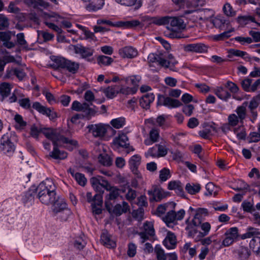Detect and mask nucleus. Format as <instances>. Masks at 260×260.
<instances>
[{
  "label": "nucleus",
  "mask_w": 260,
  "mask_h": 260,
  "mask_svg": "<svg viewBox=\"0 0 260 260\" xmlns=\"http://www.w3.org/2000/svg\"><path fill=\"white\" fill-rule=\"evenodd\" d=\"M75 179L78 184L82 186H84L87 183V179L83 174L77 173V175H75Z\"/></svg>",
  "instance_id": "55"
},
{
  "label": "nucleus",
  "mask_w": 260,
  "mask_h": 260,
  "mask_svg": "<svg viewBox=\"0 0 260 260\" xmlns=\"http://www.w3.org/2000/svg\"><path fill=\"white\" fill-rule=\"evenodd\" d=\"M51 66L55 69H66L72 74H76L79 69V63L63 57L53 56Z\"/></svg>",
  "instance_id": "3"
},
{
  "label": "nucleus",
  "mask_w": 260,
  "mask_h": 260,
  "mask_svg": "<svg viewBox=\"0 0 260 260\" xmlns=\"http://www.w3.org/2000/svg\"><path fill=\"white\" fill-rule=\"evenodd\" d=\"M237 20L238 23L242 25H245L250 22H254L260 26V24L257 23L255 21V18L251 15L239 16Z\"/></svg>",
  "instance_id": "34"
},
{
  "label": "nucleus",
  "mask_w": 260,
  "mask_h": 260,
  "mask_svg": "<svg viewBox=\"0 0 260 260\" xmlns=\"http://www.w3.org/2000/svg\"><path fill=\"white\" fill-rule=\"evenodd\" d=\"M144 232H146L150 237H153L155 235V230L153 223L151 221H146L143 223Z\"/></svg>",
  "instance_id": "39"
},
{
  "label": "nucleus",
  "mask_w": 260,
  "mask_h": 260,
  "mask_svg": "<svg viewBox=\"0 0 260 260\" xmlns=\"http://www.w3.org/2000/svg\"><path fill=\"white\" fill-rule=\"evenodd\" d=\"M34 188H36L35 186H31L30 189L25 192L24 196L22 198V201L24 204L30 203L34 201L35 196L37 195V191L34 189Z\"/></svg>",
  "instance_id": "29"
},
{
  "label": "nucleus",
  "mask_w": 260,
  "mask_h": 260,
  "mask_svg": "<svg viewBox=\"0 0 260 260\" xmlns=\"http://www.w3.org/2000/svg\"><path fill=\"white\" fill-rule=\"evenodd\" d=\"M226 19L222 15H217L212 21L214 26L220 30L227 29L228 23Z\"/></svg>",
  "instance_id": "22"
},
{
  "label": "nucleus",
  "mask_w": 260,
  "mask_h": 260,
  "mask_svg": "<svg viewBox=\"0 0 260 260\" xmlns=\"http://www.w3.org/2000/svg\"><path fill=\"white\" fill-rule=\"evenodd\" d=\"M137 205L139 207L142 208L148 206L147 198L145 195H141L137 198Z\"/></svg>",
  "instance_id": "63"
},
{
  "label": "nucleus",
  "mask_w": 260,
  "mask_h": 260,
  "mask_svg": "<svg viewBox=\"0 0 260 260\" xmlns=\"http://www.w3.org/2000/svg\"><path fill=\"white\" fill-rule=\"evenodd\" d=\"M128 141V139L127 136L125 134H122L114 139L113 142L120 147L126 148L129 145V143H127Z\"/></svg>",
  "instance_id": "33"
},
{
  "label": "nucleus",
  "mask_w": 260,
  "mask_h": 260,
  "mask_svg": "<svg viewBox=\"0 0 260 260\" xmlns=\"http://www.w3.org/2000/svg\"><path fill=\"white\" fill-rule=\"evenodd\" d=\"M42 133L48 139L54 142H59L62 144H68L72 146L76 147L78 143L76 140L69 139L64 136L60 134L55 129L51 128H42Z\"/></svg>",
  "instance_id": "2"
},
{
  "label": "nucleus",
  "mask_w": 260,
  "mask_h": 260,
  "mask_svg": "<svg viewBox=\"0 0 260 260\" xmlns=\"http://www.w3.org/2000/svg\"><path fill=\"white\" fill-rule=\"evenodd\" d=\"M154 251L156 254L157 260H166V256L164 253V250L160 245H156L154 248Z\"/></svg>",
  "instance_id": "52"
},
{
  "label": "nucleus",
  "mask_w": 260,
  "mask_h": 260,
  "mask_svg": "<svg viewBox=\"0 0 260 260\" xmlns=\"http://www.w3.org/2000/svg\"><path fill=\"white\" fill-rule=\"evenodd\" d=\"M232 56L241 57L246 61H250L251 59V57L246 52L237 49L229 50V58H231Z\"/></svg>",
  "instance_id": "26"
},
{
  "label": "nucleus",
  "mask_w": 260,
  "mask_h": 260,
  "mask_svg": "<svg viewBox=\"0 0 260 260\" xmlns=\"http://www.w3.org/2000/svg\"><path fill=\"white\" fill-rule=\"evenodd\" d=\"M170 19L171 17L168 16L159 18H155L153 23L158 25L167 24L170 23Z\"/></svg>",
  "instance_id": "53"
},
{
  "label": "nucleus",
  "mask_w": 260,
  "mask_h": 260,
  "mask_svg": "<svg viewBox=\"0 0 260 260\" xmlns=\"http://www.w3.org/2000/svg\"><path fill=\"white\" fill-rule=\"evenodd\" d=\"M149 137L153 142H157L159 137V130L155 128H152L149 133Z\"/></svg>",
  "instance_id": "59"
},
{
  "label": "nucleus",
  "mask_w": 260,
  "mask_h": 260,
  "mask_svg": "<svg viewBox=\"0 0 260 260\" xmlns=\"http://www.w3.org/2000/svg\"><path fill=\"white\" fill-rule=\"evenodd\" d=\"M97 61L99 64L109 66L113 61V59L107 56L100 55Z\"/></svg>",
  "instance_id": "49"
},
{
  "label": "nucleus",
  "mask_w": 260,
  "mask_h": 260,
  "mask_svg": "<svg viewBox=\"0 0 260 260\" xmlns=\"http://www.w3.org/2000/svg\"><path fill=\"white\" fill-rule=\"evenodd\" d=\"M105 206L110 213L113 214L116 216H120L123 213H126L129 210V206L128 203L125 201L122 202V205L117 204L113 209L111 207V203L108 204V202L106 201Z\"/></svg>",
  "instance_id": "6"
},
{
  "label": "nucleus",
  "mask_w": 260,
  "mask_h": 260,
  "mask_svg": "<svg viewBox=\"0 0 260 260\" xmlns=\"http://www.w3.org/2000/svg\"><path fill=\"white\" fill-rule=\"evenodd\" d=\"M181 105L182 103L178 100L167 97L166 107L172 109L179 107Z\"/></svg>",
  "instance_id": "43"
},
{
  "label": "nucleus",
  "mask_w": 260,
  "mask_h": 260,
  "mask_svg": "<svg viewBox=\"0 0 260 260\" xmlns=\"http://www.w3.org/2000/svg\"><path fill=\"white\" fill-rule=\"evenodd\" d=\"M259 235H260L259 229L250 226L247 228L246 233L241 235V238L242 239L253 238V237H259Z\"/></svg>",
  "instance_id": "31"
},
{
  "label": "nucleus",
  "mask_w": 260,
  "mask_h": 260,
  "mask_svg": "<svg viewBox=\"0 0 260 260\" xmlns=\"http://www.w3.org/2000/svg\"><path fill=\"white\" fill-rule=\"evenodd\" d=\"M99 161L104 166L109 167L112 164V159L107 154H101L99 157Z\"/></svg>",
  "instance_id": "38"
},
{
  "label": "nucleus",
  "mask_w": 260,
  "mask_h": 260,
  "mask_svg": "<svg viewBox=\"0 0 260 260\" xmlns=\"http://www.w3.org/2000/svg\"><path fill=\"white\" fill-rule=\"evenodd\" d=\"M141 24L140 22L137 20H133L131 21H118V27H123L124 28H133Z\"/></svg>",
  "instance_id": "32"
},
{
  "label": "nucleus",
  "mask_w": 260,
  "mask_h": 260,
  "mask_svg": "<svg viewBox=\"0 0 260 260\" xmlns=\"http://www.w3.org/2000/svg\"><path fill=\"white\" fill-rule=\"evenodd\" d=\"M167 58L168 60L166 59L167 62H169L167 67H163L165 68H169L172 71L176 72L177 70L175 67V66L178 63V61L175 59L174 56L172 54H169Z\"/></svg>",
  "instance_id": "40"
},
{
  "label": "nucleus",
  "mask_w": 260,
  "mask_h": 260,
  "mask_svg": "<svg viewBox=\"0 0 260 260\" xmlns=\"http://www.w3.org/2000/svg\"><path fill=\"white\" fill-rule=\"evenodd\" d=\"M194 110V106L191 104H189L183 106L182 108L183 112L187 116H190Z\"/></svg>",
  "instance_id": "64"
},
{
  "label": "nucleus",
  "mask_w": 260,
  "mask_h": 260,
  "mask_svg": "<svg viewBox=\"0 0 260 260\" xmlns=\"http://www.w3.org/2000/svg\"><path fill=\"white\" fill-rule=\"evenodd\" d=\"M90 133L95 138H101L105 136L107 133V126L103 123L90 124L87 126Z\"/></svg>",
  "instance_id": "8"
},
{
  "label": "nucleus",
  "mask_w": 260,
  "mask_h": 260,
  "mask_svg": "<svg viewBox=\"0 0 260 260\" xmlns=\"http://www.w3.org/2000/svg\"><path fill=\"white\" fill-rule=\"evenodd\" d=\"M58 142L53 143V150L50 152L49 156L55 159H64L68 156V153L64 151H61L58 149Z\"/></svg>",
  "instance_id": "15"
},
{
  "label": "nucleus",
  "mask_w": 260,
  "mask_h": 260,
  "mask_svg": "<svg viewBox=\"0 0 260 260\" xmlns=\"http://www.w3.org/2000/svg\"><path fill=\"white\" fill-rule=\"evenodd\" d=\"M148 61L150 63L149 67H152L151 63H157L158 65L162 67H167L169 62H167L166 59L164 58L161 53H150L148 56Z\"/></svg>",
  "instance_id": "12"
},
{
  "label": "nucleus",
  "mask_w": 260,
  "mask_h": 260,
  "mask_svg": "<svg viewBox=\"0 0 260 260\" xmlns=\"http://www.w3.org/2000/svg\"><path fill=\"white\" fill-rule=\"evenodd\" d=\"M168 188L169 190H174L176 193L180 196L184 195L183 187L179 181H172L168 183Z\"/></svg>",
  "instance_id": "24"
},
{
  "label": "nucleus",
  "mask_w": 260,
  "mask_h": 260,
  "mask_svg": "<svg viewBox=\"0 0 260 260\" xmlns=\"http://www.w3.org/2000/svg\"><path fill=\"white\" fill-rule=\"evenodd\" d=\"M119 53L122 57L127 58H133L138 54V50L131 46H125L120 49Z\"/></svg>",
  "instance_id": "14"
},
{
  "label": "nucleus",
  "mask_w": 260,
  "mask_h": 260,
  "mask_svg": "<svg viewBox=\"0 0 260 260\" xmlns=\"http://www.w3.org/2000/svg\"><path fill=\"white\" fill-rule=\"evenodd\" d=\"M32 108L40 114L48 117L50 120L55 121L57 117V114L53 109L44 106L38 102H34Z\"/></svg>",
  "instance_id": "7"
},
{
  "label": "nucleus",
  "mask_w": 260,
  "mask_h": 260,
  "mask_svg": "<svg viewBox=\"0 0 260 260\" xmlns=\"http://www.w3.org/2000/svg\"><path fill=\"white\" fill-rule=\"evenodd\" d=\"M34 189L37 191V197L43 204H52V203L57 199L56 186L51 179H46L40 183L36 188H34Z\"/></svg>",
  "instance_id": "1"
},
{
  "label": "nucleus",
  "mask_w": 260,
  "mask_h": 260,
  "mask_svg": "<svg viewBox=\"0 0 260 260\" xmlns=\"http://www.w3.org/2000/svg\"><path fill=\"white\" fill-rule=\"evenodd\" d=\"M205 188L206 191L204 192L205 196H211L213 194H215V191H214V185L212 183L209 182L207 183Z\"/></svg>",
  "instance_id": "61"
},
{
  "label": "nucleus",
  "mask_w": 260,
  "mask_h": 260,
  "mask_svg": "<svg viewBox=\"0 0 260 260\" xmlns=\"http://www.w3.org/2000/svg\"><path fill=\"white\" fill-rule=\"evenodd\" d=\"M198 10L199 16L201 20H207L212 18L215 14V12L212 9H199Z\"/></svg>",
  "instance_id": "27"
},
{
  "label": "nucleus",
  "mask_w": 260,
  "mask_h": 260,
  "mask_svg": "<svg viewBox=\"0 0 260 260\" xmlns=\"http://www.w3.org/2000/svg\"><path fill=\"white\" fill-rule=\"evenodd\" d=\"M252 80L249 78H245L241 81V86L244 91L252 92Z\"/></svg>",
  "instance_id": "50"
},
{
  "label": "nucleus",
  "mask_w": 260,
  "mask_h": 260,
  "mask_svg": "<svg viewBox=\"0 0 260 260\" xmlns=\"http://www.w3.org/2000/svg\"><path fill=\"white\" fill-rule=\"evenodd\" d=\"M141 162V157L138 154H135L132 156L129 161V168L132 172L138 178H141L142 176L138 170V168Z\"/></svg>",
  "instance_id": "9"
},
{
  "label": "nucleus",
  "mask_w": 260,
  "mask_h": 260,
  "mask_svg": "<svg viewBox=\"0 0 260 260\" xmlns=\"http://www.w3.org/2000/svg\"><path fill=\"white\" fill-rule=\"evenodd\" d=\"M103 194L96 193L93 196V201L92 204L97 205L98 206H102L103 204Z\"/></svg>",
  "instance_id": "62"
},
{
  "label": "nucleus",
  "mask_w": 260,
  "mask_h": 260,
  "mask_svg": "<svg viewBox=\"0 0 260 260\" xmlns=\"http://www.w3.org/2000/svg\"><path fill=\"white\" fill-rule=\"evenodd\" d=\"M241 237L238 228L233 227L229 229V246L238 240L242 239Z\"/></svg>",
  "instance_id": "21"
},
{
  "label": "nucleus",
  "mask_w": 260,
  "mask_h": 260,
  "mask_svg": "<svg viewBox=\"0 0 260 260\" xmlns=\"http://www.w3.org/2000/svg\"><path fill=\"white\" fill-rule=\"evenodd\" d=\"M207 46L202 43H191L184 46V50L188 52L202 53L207 52Z\"/></svg>",
  "instance_id": "11"
},
{
  "label": "nucleus",
  "mask_w": 260,
  "mask_h": 260,
  "mask_svg": "<svg viewBox=\"0 0 260 260\" xmlns=\"http://www.w3.org/2000/svg\"><path fill=\"white\" fill-rule=\"evenodd\" d=\"M176 243V237L175 234L171 232H168L166 238L163 241L164 245L167 248L171 249L175 247Z\"/></svg>",
  "instance_id": "19"
},
{
  "label": "nucleus",
  "mask_w": 260,
  "mask_h": 260,
  "mask_svg": "<svg viewBox=\"0 0 260 260\" xmlns=\"http://www.w3.org/2000/svg\"><path fill=\"white\" fill-rule=\"evenodd\" d=\"M163 220L168 227L173 228L176 220L175 212L173 210L169 211L163 218Z\"/></svg>",
  "instance_id": "30"
},
{
  "label": "nucleus",
  "mask_w": 260,
  "mask_h": 260,
  "mask_svg": "<svg viewBox=\"0 0 260 260\" xmlns=\"http://www.w3.org/2000/svg\"><path fill=\"white\" fill-rule=\"evenodd\" d=\"M110 124L116 128H120L125 124V119L122 117H119L112 119Z\"/></svg>",
  "instance_id": "51"
},
{
  "label": "nucleus",
  "mask_w": 260,
  "mask_h": 260,
  "mask_svg": "<svg viewBox=\"0 0 260 260\" xmlns=\"http://www.w3.org/2000/svg\"><path fill=\"white\" fill-rule=\"evenodd\" d=\"M234 40L237 41L239 42L241 45H245L246 44H249L253 42V40L250 37H243L241 36L236 37L235 38H231L229 40V44Z\"/></svg>",
  "instance_id": "42"
},
{
  "label": "nucleus",
  "mask_w": 260,
  "mask_h": 260,
  "mask_svg": "<svg viewBox=\"0 0 260 260\" xmlns=\"http://www.w3.org/2000/svg\"><path fill=\"white\" fill-rule=\"evenodd\" d=\"M241 207L245 212L252 213L255 211V208L253 206V204L246 200L242 202Z\"/></svg>",
  "instance_id": "44"
},
{
  "label": "nucleus",
  "mask_w": 260,
  "mask_h": 260,
  "mask_svg": "<svg viewBox=\"0 0 260 260\" xmlns=\"http://www.w3.org/2000/svg\"><path fill=\"white\" fill-rule=\"evenodd\" d=\"M137 89L135 87H121L119 88V93H122L125 95L134 94L136 93Z\"/></svg>",
  "instance_id": "58"
},
{
  "label": "nucleus",
  "mask_w": 260,
  "mask_h": 260,
  "mask_svg": "<svg viewBox=\"0 0 260 260\" xmlns=\"http://www.w3.org/2000/svg\"><path fill=\"white\" fill-rule=\"evenodd\" d=\"M91 105V104L90 105L86 102L83 103V107L81 111L82 113L80 114L83 115V118L89 120L91 117L94 116L95 111L93 108L90 107V106Z\"/></svg>",
  "instance_id": "23"
},
{
  "label": "nucleus",
  "mask_w": 260,
  "mask_h": 260,
  "mask_svg": "<svg viewBox=\"0 0 260 260\" xmlns=\"http://www.w3.org/2000/svg\"><path fill=\"white\" fill-rule=\"evenodd\" d=\"M18 103L22 108L29 110L31 108L30 101L29 98H24L19 100Z\"/></svg>",
  "instance_id": "57"
},
{
  "label": "nucleus",
  "mask_w": 260,
  "mask_h": 260,
  "mask_svg": "<svg viewBox=\"0 0 260 260\" xmlns=\"http://www.w3.org/2000/svg\"><path fill=\"white\" fill-rule=\"evenodd\" d=\"M14 120L16 122L15 127L17 129H23L26 125V122L24 121L22 116L18 114L15 115Z\"/></svg>",
  "instance_id": "47"
},
{
  "label": "nucleus",
  "mask_w": 260,
  "mask_h": 260,
  "mask_svg": "<svg viewBox=\"0 0 260 260\" xmlns=\"http://www.w3.org/2000/svg\"><path fill=\"white\" fill-rule=\"evenodd\" d=\"M234 133L239 140H245L246 136L245 128L243 126H239L237 128H233Z\"/></svg>",
  "instance_id": "48"
},
{
  "label": "nucleus",
  "mask_w": 260,
  "mask_h": 260,
  "mask_svg": "<svg viewBox=\"0 0 260 260\" xmlns=\"http://www.w3.org/2000/svg\"><path fill=\"white\" fill-rule=\"evenodd\" d=\"M11 92L10 84L4 82L0 85V93L3 97L8 96Z\"/></svg>",
  "instance_id": "45"
},
{
  "label": "nucleus",
  "mask_w": 260,
  "mask_h": 260,
  "mask_svg": "<svg viewBox=\"0 0 260 260\" xmlns=\"http://www.w3.org/2000/svg\"><path fill=\"white\" fill-rule=\"evenodd\" d=\"M170 23L171 26L176 27L179 29H183L185 27L183 20L178 17H171Z\"/></svg>",
  "instance_id": "35"
},
{
  "label": "nucleus",
  "mask_w": 260,
  "mask_h": 260,
  "mask_svg": "<svg viewBox=\"0 0 260 260\" xmlns=\"http://www.w3.org/2000/svg\"><path fill=\"white\" fill-rule=\"evenodd\" d=\"M89 3L86 6V10L89 12H96L101 9L105 4V0H89Z\"/></svg>",
  "instance_id": "18"
},
{
  "label": "nucleus",
  "mask_w": 260,
  "mask_h": 260,
  "mask_svg": "<svg viewBox=\"0 0 260 260\" xmlns=\"http://www.w3.org/2000/svg\"><path fill=\"white\" fill-rule=\"evenodd\" d=\"M185 189L187 192L191 194H194L199 192L201 189V185L199 184L187 183L185 186Z\"/></svg>",
  "instance_id": "41"
},
{
  "label": "nucleus",
  "mask_w": 260,
  "mask_h": 260,
  "mask_svg": "<svg viewBox=\"0 0 260 260\" xmlns=\"http://www.w3.org/2000/svg\"><path fill=\"white\" fill-rule=\"evenodd\" d=\"M148 193L151 196L150 198V202H159L165 197L162 190L158 188H155L153 190H148Z\"/></svg>",
  "instance_id": "20"
},
{
  "label": "nucleus",
  "mask_w": 260,
  "mask_h": 260,
  "mask_svg": "<svg viewBox=\"0 0 260 260\" xmlns=\"http://www.w3.org/2000/svg\"><path fill=\"white\" fill-rule=\"evenodd\" d=\"M170 177V170L164 168L159 172V179L162 182L166 181Z\"/></svg>",
  "instance_id": "54"
},
{
  "label": "nucleus",
  "mask_w": 260,
  "mask_h": 260,
  "mask_svg": "<svg viewBox=\"0 0 260 260\" xmlns=\"http://www.w3.org/2000/svg\"><path fill=\"white\" fill-rule=\"evenodd\" d=\"M232 253L234 257L240 260H246L250 255L251 252L247 247L240 246L238 249H233Z\"/></svg>",
  "instance_id": "13"
},
{
  "label": "nucleus",
  "mask_w": 260,
  "mask_h": 260,
  "mask_svg": "<svg viewBox=\"0 0 260 260\" xmlns=\"http://www.w3.org/2000/svg\"><path fill=\"white\" fill-rule=\"evenodd\" d=\"M16 146L11 140V134L7 133L0 139V151L8 156H12L15 152Z\"/></svg>",
  "instance_id": "4"
},
{
  "label": "nucleus",
  "mask_w": 260,
  "mask_h": 260,
  "mask_svg": "<svg viewBox=\"0 0 260 260\" xmlns=\"http://www.w3.org/2000/svg\"><path fill=\"white\" fill-rule=\"evenodd\" d=\"M74 52L80 56V58L88 62L93 61L91 57L93 56L94 50L91 47H85L81 44H77L73 46Z\"/></svg>",
  "instance_id": "5"
},
{
  "label": "nucleus",
  "mask_w": 260,
  "mask_h": 260,
  "mask_svg": "<svg viewBox=\"0 0 260 260\" xmlns=\"http://www.w3.org/2000/svg\"><path fill=\"white\" fill-rule=\"evenodd\" d=\"M228 82L225 84V87H218L216 91V95L220 99L226 101L228 99V89L226 85Z\"/></svg>",
  "instance_id": "36"
},
{
  "label": "nucleus",
  "mask_w": 260,
  "mask_h": 260,
  "mask_svg": "<svg viewBox=\"0 0 260 260\" xmlns=\"http://www.w3.org/2000/svg\"><path fill=\"white\" fill-rule=\"evenodd\" d=\"M108 99H113L119 93V87L117 85L108 86L106 88H101Z\"/></svg>",
  "instance_id": "25"
},
{
  "label": "nucleus",
  "mask_w": 260,
  "mask_h": 260,
  "mask_svg": "<svg viewBox=\"0 0 260 260\" xmlns=\"http://www.w3.org/2000/svg\"><path fill=\"white\" fill-rule=\"evenodd\" d=\"M248 105V102H244L241 106L238 107L236 110L238 117L241 120H243L246 116V108Z\"/></svg>",
  "instance_id": "46"
},
{
  "label": "nucleus",
  "mask_w": 260,
  "mask_h": 260,
  "mask_svg": "<svg viewBox=\"0 0 260 260\" xmlns=\"http://www.w3.org/2000/svg\"><path fill=\"white\" fill-rule=\"evenodd\" d=\"M110 193L106 196L105 202L107 201L110 204V201L116 199L119 195V189L114 186L111 190H109Z\"/></svg>",
  "instance_id": "37"
},
{
  "label": "nucleus",
  "mask_w": 260,
  "mask_h": 260,
  "mask_svg": "<svg viewBox=\"0 0 260 260\" xmlns=\"http://www.w3.org/2000/svg\"><path fill=\"white\" fill-rule=\"evenodd\" d=\"M42 128L39 127L35 124H33L30 127V134L32 137L38 139L39 134L42 133Z\"/></svg>",
  "instance_id": "56"
},
{
  "label": "nucleus",
  "mask_w": 260,
  "mask_h": 260,
  "mask_svg": "<svg viewBox=\"0 0 260 260\" xmlns=\"http://www.w3.org/2000/svg\"><path fill=\"white\" fill-rule=\"evenodd\" d=\"M154 99L155 95L153 93H146L140 98V105L143 109H149Z\"/></svg>",
  "instance_id": "16"
},
{
  "label": "nucleus",
  "mask_w": 260,
  "mask_h": 260,
  "mask_svg": "<svg viewBox=\"0 0 260 260\" xmlns=\"http://www.w3.org/2000/svg\"><path fill=\"white\" fill-rule=\"evenodd\" d=\"M52 210L54 213L57 214L63 211H66L67 214L69 215L71 211L68 208V205L63 199L60 198L57 196V199L56 201L52 203Z\"/></svg>",
  "instance_id": "10"
},
{
  "label": "nucleus",
  "mask_w": 260,
  "mask_h": 260,
  "mask_svg": "<svg viewBox=\"0 0 260 260\" xmlns=\"http://www.w3.org/2000/svg\"><path fill=\"white\" fill-rule=\"evenodd\" d=\"M100 240L101 242L108 248H114L116 246L115 242L111 239V235L107 230L102 232Z\"/></svg>",
  "instance_id": "17"
},
{
  "label": "nucleus",
  "mask_w": 260,
  "mask_h": 260,
  "mask_svg": "<svg viewBox=\"0 0 260 260\" xmlns=\"http://www.w3.org/2000/svg\"><path fill=\"white\" fill-rule=\"evenodd\" d=\"M249 247L256 255L260 256V237H253L249 242Z\"/></svg>",
  "instance_id": "28"
},
{
  "label": "nucleus",
  "mask_w": 260,
  "mask_h": 260,
  "mask_svg": "<svg viewBox=\"0 0 260 260\" xmlns=\"http://www.w3.org/2000/svg\"><path fill=\"white\" fill-rule=\"evenodd\" d=\"M137 246L133 243H130L128 245L127 254L131 257H134L136 254Z\"/></svg>",
  "instance_id": "60"
}]
</instances>
